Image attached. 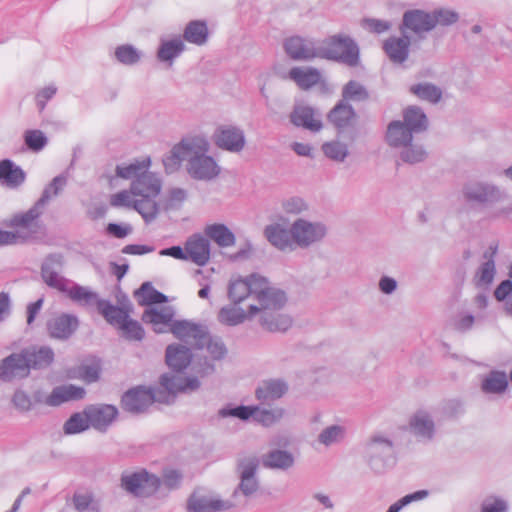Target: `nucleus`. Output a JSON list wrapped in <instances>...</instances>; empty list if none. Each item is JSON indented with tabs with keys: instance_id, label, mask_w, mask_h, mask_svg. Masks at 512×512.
<instances>
[{
	"instance_id": "21",
	"label": "nucleus",
	"mask_w": 512,
	"mask_h": 512,
	"mask_svg": "<svg viewBox=\"0 0 512 512\" xmlns=\"http://www.w3.org/2000/svg\"><path fill=\"white\" fill-rule=\"evenodd\" d=\"M91 426L98 431H106L118 415V410L113 405L97 404L85 409Z\"/></svg>"
},
{
	"instance_id": "64",
	"label": "nucleus",
	"mask_w": 512,
	"mask_h": 512,
	"mask_svg": "<svg viewBox=\"0 0 512 512\" xmlns=\"http://www.w3.org/2000/svg\"><path fill=\"white\" fill-rule=\"evenodd\" d=\"M507 503L502 499L485 501L482 505V512H507Z\"/></svg>"
},
{
	"instance_id": "41",
	"label": "nucleus",
	"mask_w": 512,
	"mask_h": 512,
	"mask_svg": "<svg viewBox=\"0 0 512 512\" xmlns=\"http://www.w3.org/2000/svg\"><path fill=\"white\" fill-rule=\"evenodd\" d=\"M98 311L112 325L119 328L129 317L128 312L120 307L112 305L109 301L101 299L97 306Z\"/></svg>"
},
{
	"instance_id": "50",
	"label": "nucleus",
	"mask_w": 512,
	"mask_h": 512,
	"mask_svg": "<svg viewBox=\"0 0 512 512\" xmlns=\"http://www.w3.org/2000/svg\"><path fill=\"white\" fill-rule=\"evenodd\" d=\"M100 375V365L96 362L84 363L77 369L68 372L69 378L81 379L87 383L96 382Z\"/></svg>"
},
{
	"instance_id": "8",
	"label": "nucleus",
	"mask_w": 512,
	"mask_h": 512,
	"mask_svg": "<svg viewBox=\"0 0 512 512\" xmlns=\"http://www.w3.org/2000/svg\"><path fill=\"white\" fill-rule=\"evenodd\" d=\"M291 232L294 238L295 249H307L323 241L328 233V228L321 221L297 218L291 224Z\"/></svg>"
},
{
	"instance_id": "4",
	"label": "nucleus",
	"mask_w": 512,
	"mask_h": 512,
	"mask_svg": "<svg viewBox=\"0 0 512 512\" xmlns=\"http://www.w3.org/2000/svg\"><path fill=\"white\" fill-rule=\"evenodd\" d=\"M425 130H386L385 141L399 152L402 161L409 164L422 162L427 157L424 147Z\"/></svg>"
},
{
	"instance_id": "14",
	"label": "nucleus",
	"mask_w": 512,
	"mask_h": 512,
	"mask_svg": "<svg viewBox=\"0 0 512 512\" xmlns=\"http://www.w3.org/2000/svg\"><path fill=\"white\" fill-rule=\"evenodd\" d=\"M30 375V369L23 350L12 353L0 361V380L10 383L22 380Z\"/></svg>"
},
{
	"instance_id": "22",
	"label": "nucleus",
	"mask_w": 512,
	"mask_h": 512,
	"mask_svg": "<svg viewBox=\"0 0 512 512\" xmlns=\"http://www.w3.org/2000/svg\"><path fill=\"white\" fill-rule=\"evenodd\" d=\"M187 260H191L198 266L205 265L210 259V243L202 235L194 234L185 243Z\"/></svg>"
},
{
	"instance_id": "28",
	"label": "nucleus",
	"mask_w": 512,
	"mask_h": 512,
	"mask_svg": "<svg viewBox=\"0 0 512 512\" xmlns=\"http://www.w3.org/2000/svg\"><path fill=\"white\" fill-rule=\"evenodd\" d=\"M26 179L23 169L10 159L0 161V184L15 189L21 186Z\"/></svg>"
},
{
	"instance_id": "32",
	"label": "nucleus",
	"mask_w": 512,
	"mask_h": 512,
	"mask_svg": "<svg viewBox=\"0 0 512 512\" xmlns=\"http://www.w3.org/2000/svg\"><path fill=\"white\" fill-rule=\"evenodd\" d=\"M29 369H43L48 367L54 360V351L48 346L32 347L23 349Z\"/></svg>"
},
{
	"instance_id": "27",
	"label": "nucleus",
	"mask_w": 512,
	"mask_h": 512,
	"mask_svg": "<svg viewBox=\"0 0 512 512\" xmlns=\"http://www.w3.org/2000/svg\"><path fill=\"white\" fill-rule=\"evenodd\" d=\"M174 310L172 307L150 308L145 310L142 320L150 323L156 333H163L171 328L173 323Z\"/></svg>"
},
{
	"instance_id": "57",
	"label": "nucleus",
	"mask_w": 512,
	"mask_h": 512,
	"mask_svg": "<svg viewBox=\"0 0 512 512\" xmlns=\"http://www.w3.org/2000/svg\"><path fill=\"white\" fill-rule=\"evenodd\" d=\"M429 496L428 490H418L411 494H407L395 503H393L386 512H400L401 509L408 506L413 502H418L426 499Z\"/></svg>"
},
{
	"instance_id": "17",
	"label": "nucleus",
	"mask_w": 512,
	"mask_h": 512,
	"mask_svg": "<svg viewBox=\"0 0 512 512\" xmlns=\"http://www.w3.org/2000/svg\"><path fill=\"white\" fill-rule=\"evenodd\" d=\"M170 331L176 338L190 344L194 349L207 338V330L204 326L187 320L174 321Z\"/></svg>"
},
{
	"instance_id": "45",
	"label": "nucleus",
	"mask_w": 512,
	"mask_h": 512,
	"mask_svg": "<svg viewBox=\"0 0 512 512\" xmlns=\"http://www.w3.org/2000/svg\"><path fill=\"white\" fill-rule=\"evenodd\" d=\"M508 386L507 375L503 371L490 372L482 382V389L486 393L500 394Z\"/></svg>"
},
{
	"instance_id": "42",
	"label": "nucleus",
	"mask_w": 512,
	"mask_h": 512,
	"mask_svg": "<svg viewBox=\"0 0 512 512\" xmlns=\"http://www.w3.org/2000/svg\"><path fill=\"white\" fill-rule=\"evenodd\" d=\"M331 124L337 128H346L354 123L355 113L351 106L339 103L328 115Z\"/></svg>"
},
{
	"instance_id": "35",
	"label": "nucleus",
	"mask_w": 512,
	"mask_h": 512,
	"mask_svg": "<svg viewBox=\"0 0 512 512\" xmlns=\"http://www.w3.org/2000/svg\"><path fill=\"white\" fill-rule=\"evenodd\" d=\"M284 47L286 53L295 60H305L318 56V50L310 44H306L304 40L299 37L287 39Z\"/></svg>"
},
{
	"instance_id": "2",
	"label": "nucleus",
	"mask_w": 512,
	"mask_h": 512,
	"mask_svg": "<svg viewBox=\"0 0 512 512\" xmlns=\"http://www.w3.org/2000/svg\"><path fill=\"white\" fill-rule=\"evenodd\" d=\"M209 142L202 136L186 137L175 145L163 164L168 173L176 171L181 162H186L188 174L196 180L211 181L218 177L221 168L216 160L208 155Z\"/></svg>"
},
{
	"instance_id": "30",
	"label": "nucleus",
	"mask_w": 512,
	"mask_h": 512,
	"mask_svg": "<svg viewBox=\"0 0 512 512\" xmlns=\"http://www.w3.org/2000/svg\"><path fill=\"white\" fill-rule=\"evenodd\" d=\"M196 353H199L200 357L198 360L204 362L205 360L210 362L213 366V361L220 360L226 355V347L220 339H213L207 333V338L200 345H197Z\"/></svg>"
},
{
	"instance_id": "51",
	"label": "nucleus",
	"mask_w": 512,
	"mask_h": 512,
	"mask_svg": "<svg viewBox=\"0 0 512 512\" xmlns=\"http://www.w3.org/2000/svg\"><path fill=\"white\" fill-rule=\"evenodd\" d=\"M138 296V301L141 305H151L157 303H163L167 300V297L154 289V287L146 282L143 283L140 289L136 292Z\"/></svg>"
},
{
	"instance_id": "11",
	"label": "nucleus",
	"mask_w": 512,
	"mask_h": 512,
	"mask_svg": "<svg viewBox=\"0 0 512 512\" xmlns=\"http://www.w3.org/2000/svg\"><path fill=\"white\" fill-rule=\"evenodd\" d=\"M258 467L259 459L254 455L244 456L238 460L237 474L240 481L235 493L240 491L244 496L249 497L258 490Z\"/></svg>"
},
{
	"instance_id": "24",
	"label": "nucleus",
	"mask_w": 512,
	"mask_h": 512,
	"mask_svg": "<svg viewBox=\"0 0 512 512\" xmlns=\"http://www.w3.org/2000/svg\"><path fill=\"white\" fill-rule=\"evenodd\" d=\"M288 391V384L282 379H268L262 381L255 391L257 400L262 405L269 404L283 397Z\"/></svg>"
},
{
	"instance_id": "55",
	"label": "nucleus",
	"mask_w": 512,
	"mask_h": 512,
	"mask_svg": "<svg viewBox=\"0 0 512 512\" xmlns=\"http://www.w3.org/2000/svg\"><path fill=\"white\" fill-rule=\"evenodd\" d=\"M411 92L423 100L436 103L441 99V91L430 84H418L411 87Z\"/></svg>"
},
{
	"instance_id": "46",
	"label": "nucleus",
	"mask_w": 512,
	"mask_h": 512,
	"mask_svg": "<svg viewBox=\"0 0 512 512\" xmlns=\"http://www.w3.org/2000/svg\"><path fill=\"white\" fill-rule=\"evenodd\" d=\"M426 124V116L420 109L409 108L404 115V124L391 122L387 128H424Z\"/></svg>"
},
{
	"instance_id": "18",
	"label": "nucleus",
	"mask_w": 512,
	"mask_h": 512,
	"mask_svg": "<svg viewBox=\"0 0 512 512\" xmlns=\"http://www.w3.org/2000/svg\"><path fill=\"white\" fill-rule=\"evenodd\" d=\"M78 326L79 320L77 316L62 313L48 320L47 331L53 339L67 340L75 333Z\"/></svg>"
},
{
	"instance_id": "10",
	"label": "nucleus",
	"mask_w": 512,
	"mask_h": 512,
	"mask_svg": "<svg viewBox=\"0 0 512 512\" xmlns=\"http://www.w3.org/2000/svg\"><path fill=\"white\" fill-rule=\"evenodd\" d=\"M110 205L116 208H128L137 211L145 222L153 221L159 211L158 204L149 201H143L139 195H136L132 186L130 190H122L111 195Z\"/></svg>"
},
{
	"instance_id": "38",
	"label": "nucleus",
	"mask_w": 512,
	"mask_h": 512,
	"mask_svg": "<svg viewBox=\"0 0 512 512\" xmlns=\"http://www.w3.org/2000/svg\"><path fill=\"white\" fill-rule=\"evenodd\" d=\"M151 160L149 157L141 160H134L128 164H120L116 166V175L126 180H134L140 177L146 170L149 169Z\"/></svg>"
},
{
	"instance_id": "52",
	"label": "nucleus",
	"mask_w": 512,
	"mask_h": 512,
	"mask_svg": "<svg viewBox=\"0 0 512 512\" xmlns=\"http://www.w3.org/2000/svg\"><path fill=\"white\" fill-rule=\"evenodd\" d=\"M91 426L85 410L82 413H74L64 423L63 431L66 435H73L87 430Z\"/></svg>"
},
{
	"instance_id": "12",
	"label": "nucleus",
	"mask_w": 512,
	"mask_h": 512,
	"mask_svg": "<svg viewBox=\"0 0 512 512\" xmlns=\"http://www.w3.org/2000/svg\"><path fill=\"white\" fill-rule=\"evenodd\" d=\"M318 56L340 59L350 65H355L358 60V49L351 39L335 36L326 42L325 47L318 50Z\"/></svg>"
},
{
	"instance_id": "48",
	"label": "nucleus",
	"mask_w": 512,
	"mask_h": 512,
	"mask_svg": "<svg viewBox=\"0 0 512 512\" xmlns=\"http://www.w3.org/2000/svg\"><path fill=\"white\" fill-rule=\"evenodd\" d=\"M208 37V28L203 21H191L184 31V38L193 44L203 45Z\"/></svg>"
},
{
	"instance_id": "13",
	"label": "nucleus",
	"mask_w": 512,
	"mask_h": 512,
	"mask_svg": "<svg viewBox=\"0 0 512 512\" xmlns=\"http://www.w3.org/2000/svg\"><path fill=\"white\" fill-rule=\"evenodd\" d=\"M262 311L256 305L247 304L246 306L232 303L222 307L218 313V320L220 323L228 326H237L257 319L261 325Z\"/></svg>"
},
{
	"instance_id": "63",
	"label": "nucleus",
	"mask_w": 512,
	"mask_h": 512,
	"mask_svg": "<svg viewBox=\"0 0 512 512\" xmlns=\"http://www.w3.org/2000/svg\"><path fill=\"white\" fill-rule=\"evenodd\" d=\"M115 56L123 64H134L140 58L138 51L130 45L119 46L115 51Z\"/></svg>"
},
{
	"instance_id": "20",
	"label": "nucleus",
	"mask_w": 512,
	"mask_h": 512,
	"mask_svg": "<svg viewBox=\"0 0 512 512\" xmlns=\"http://www.w3.org/2000/svg\"><path fill=\"white\" fill-rule=\"evenodd\" d=\"M264 235L268 242L280 251L295 250L291 226L287 228L284 223H271L265 227Z\"/></svg>"
},
{
	"instance_id": "49",
	"label": "nucleus",
	"mask_w": 512,
	"mask_h": 512,
	"mask_svg": "<svg viewBox=\"0 0 512 512\" xmlns=\"http://www.w3.org/2000/svg\"><path fill=\"white\" fill-rule=\"evenodd\" d=\"M346 437V428L342 425H331L324 428L318 435V442L326 447L341 443Z\"/></svg>"
},
{
	"instance_id": "47",
	"label": "nucleus",
	"mask_w": 512,
	"mask_h": 512,
	"mask_svg": "<svg viewBox=\"0 0 512 512\" xmlns=\"http://www.w3.org/2000/svg\"><path fill=\"white\" fill-rule=\"evenodd\" d=\"M494 254L495 251L479 266L475 274V283L478 287H488L494 280L496 274L495 261L493 259Z\"/></svg>"
},
{
	"instance_id": "58",
	"label": "nucleus",
	"mask_w": 512,
	"mask_h": 512,
	"mask_svg": "<svg viewBox=\"0 0 512 512\" xmlns=\"http://www.w3.org/2000/svg\"><path fill=\"white\" fill-rule=\"evenodd\" d=\"M218 415L222 418L237 417L241 420H248L250 417L253 418L254 406H226L219 410Z\"/></svg>"
},
{
	"instance_id": "25",
	"label": "nucleus",
	"mask_w": 512,
	"mask_h": 512,
	"mask_svg": "<svg viewBox=\"0 0 512 512\" xmlns=\"http://www.w3.org/2000/svg\"><path fill=\"white\" fill-rule=\"evenodd\" d=\"M85 394L86 391L83 387L73 384L61 385L55 387L44 402L48 406L56 407L65 402L80 400L84 398Z\"/></svg>"
},
{
	"instance_id": "54",
	"label": "nucleus",
	"mask_w": 512,
	"mask_h": 512,
	"mask_svg": "<svg viewBox=\"0 0 512 512\" xmlns=\"http://www.w3.org/2000/svg\"><path fill=\"white\" fill-rule=\"evenodd\" d=\"M308 204L301 197L293 196L282 200V211L291 216L300 215L308 210Z\"/></svg>"
},
{
	"instance_id": "3",
	"label": "nucleus",
	"mask_w": 512,
	"mask_h": 512,
	"mask_svg": "<svg viewBox=\"0 0 512 512\" xmlns=\"http://www.w3.org/2000/svg\"><path fill=\"white\" fill-rule=\"evenodd\" d=\"M199 386L200 382L196 377L164 374L160 378V387L158 388L137 387L127 391L122 397V405L129 412L139 413L145 411L154 402L172 403L178 392L194 391Z\"/></svg>"
},
{
	"instance_id": "34",
	"label": "nucleus",
	"mask_w": 512,
	"mask_h": 512,
	"mask_svg": "<svg viewBox=\"0 0 512 512\" xmlns=\"http://www.w3.org/2000/svg\"><path fill=\"white\" fill-rule=\"evenodd\" d=\"M63 293H65L72 301L83 306H98V302L101 301L96 292L72 281L67 286V290H64Z\"/></svg>"
},
{
	"instance_id": "23",
	"label": "nucleus",
	"mask_w": 512,
	"mask_h": 512,
	"mask_svg": "<svg viewBox=\"0 0 512 512\" xmlns=\"http://www.w3.org/2000/svg\"><path fill=\"white\" fill-rule=\"evenodd\" d=\"M410 432L420 440H431L435 433V423L426 410H418L409 421Z\"/></svg>"
},
{
	"instance_id": "40",
	"label": "nucleus",
	"mask_w": 512,
	"mask_h": 512,
	"mask_svg": "<svg viewBox=\"0 0 512 512\" xmlns=\"http://www.w3.org/2000/svg\"><path fill=\"white\" fill-rule=\"evenodd\" d=\"M285 415V409L281 406L269 408L254 406L253 419L265 427L278 423Z\"/></svg>"
},
{
	"instance_id": "56",
	"label": "nucleus",
	"mask_w": 512,
	"mask_h": 512,
	"mask_svg": "<svg viewBox=\"0 0 512 512\" xmlns=\"http://www.w3.org/2000/svg\"><path fill=\"white\" fill-rule=\"evenodd\" d=\"M24 142L30 150L38 152L46 146L48 139L41 130H26Z\"/></svg>"
},
{
	"instance_id": "15",
	"label": "nucleus",
	"mask_w": 512,
	"mask_h": 512,
	"mask_svg": "<svg viewBox=\"0 0 512 512\" xmlns=\"http://www.w3.org/2000/svg\"><path fill=\"white\" fill-rule=\"evenodd\" d=\"M63 267V257L60 254L49 255L43 262L41 267V276L44 282L54 289L61 292L67 290V286L71 282L61 276L60 272Z\"/></svg>"
},
{
	"instance_id": "19",
	"label": "nucleus",
	"mask_w": 512,
	"mask_h": 512,
	"mask_svg": "<svg viewBox=\"0 0 512 512\" xmlns=\"http://www.w3.org/2000/svg\"><path fill=\"white\" fill-rule=\"evenodd\" d=\"M132 190L143 201L156 203L155 198L160 194L162 183L160 178L146 170L140 177L134 179L131 183Z\"/></svg>"
},
{
	"instance_id": "44",
	"label": "nucleus",
	"mask_w": 512,
	"mask_h": 512,
	"mask_svg": "<svg viewBox=\"0 0 512 512\" xmlns=\"http://www.w3.org/2000/svg\"><path fill=\"white\" fill-rule=\"evenodd\" d=\"M289 75L292 80L304 89H308L320 81L319 72L310 68H293Z\"/></svg>"
},
{
	"instance_id": "31",
	"label": "nucleus",
	"mask_w": 512,
	"mask_h": 512,
	"mask_svg": "<svg viewBox=\"0 0 512 512\" xmlns=\"http://www.w3.org/2000/svg\"><path fill=\"white\" fill-rule=\"evenodd\" d=\"M464 196L468 201L488 203L499 198V191L492 185L484 183H471L464 187Z\"/></svg>"
},
{
	"instance_id": "61",
	"label": "nucleus",
	"mask_w": 512,
	"mask_h": 512,
	"mask_svg": "<svg viewBox=\"0 0 512 512\" xmlns=\"http://www.w3.org/2000/svg\"><path fill=\"white\" fill-rule=\"evenodd\" d=\"M120 329L123 331L126 338L130 340H142L144 338V330L139 322L134 321L128 317L121 325Z\"/></svg>"
},
{
	"instance_id": "29",
	"label": "nucleus",
	"mask_w": 512,
	"mask_h": 512,
	"mask_svg": "<svg viewBox=\"0 0 512 512\" xmlns=\"http://www.w3.org/2000/svg\"><path fill=\"white\" fill-rule=\"evenodd\" d=\"M216 145L223 150L239 153L246 144L242 130H219L215 135Z\"/></svg>"
},
{
	"instance_id": "16",
	"label": "nucleus",
	"mask_w": 512,
	"mask_h": 512,
	"mask_svg": "<svg viewBox=\"0 0 512 512\" xmlns=\"http://www.w3.org/2000/svg\"><path fill=\"white\" fill-rule=\"evenodd\" d=\"M235 507L230 500L194 492L187 501L188 512H223Z\"/></svg>"
},
{
	"instance_id": "39",
	"label": "nucleus",
	"mask_w": 512,
	"mask_h": 512,
	"mask_svg": "<svg viewBox=\"0 0 512 512\" xmlns=\"http://www.w3.org/2000/svg\"><path fill=\"white\" fill-rule=\"evenodd\" d=\"M205 234L220 247H230L235 244V235L224 224H212L205 228Z\"/></svg>"
},
{
	"instance_id": "9",
	"label": "nucleus",
	"mask_w": 512,
	"mask_h": 512,
	"mask_svg": "<svg viewBox=\"0 0 512 512\" xmlns=\"http://www.w3.org/2000/svg\"><path fill=\"white\" fill-rule=\"evenodd\" d=\"M365 458L375 472H382L392 463L394 447L392 441L381 434L373 435L365 444Z\"/></svg>"
},
{
	"instance_id": "43",
	"label": "nucleus",
	"mask_w": 512,
	"mask_h": 512,
	"mask_svg": "<svg viewBox=\"0 0 512 512\" xmlns=\"http://www.w3.org/2000/svg\"><path fill=\"white\" fill-rule=\"evenodd\" d=\"M348 142L342 137L325 142L322 145V151L326 157L336 162H343L349 154Z\"/></svg>"
},
{
	"instance_id": "6",
	"label": "nucleus",
	"mask_w": 512,
	"mask_h": 512,
	"mask_svg": "<svg viewBox=\"0 0 512 512\" xmlns=\"http://www.w3.org/2000/svg\"><path fill=\"white\" fill-rule=\"evenodd\" d=\"M166 363L175 371H182L187 366H191L192 371L195 373L205 376L211 374L214 371V366L208 362L203 363L198 360L200 357L199 353H192L189 348L181 344H171L166 348Z\"/></svg>"
},
{
	"instance_id": "37",
	"label": "nucleus",
	"mask_w": 512,
	"mask_h": 512,
	"mask_svg": "<svg viewBox=\"0 0 512 512\" xmlns=\"http://www.w3.org/2000/svg\"><path fill=\"white\" fill-rule=\"evenodd\" d=\"M410 40L407 36L391 37L384 43V50L393 62L401 63L408 56Z\"/></svg>"
},
{
	"instance_id": "36",
	"label": "nucleus",
	"mask_w": 512,
	"mask_h": 512,
	"mask_svg": "<svg viewBox=\"0 0 512 512\" xmlns=\"http://www.w3.org/2000/svg\"><path fill=\"white\" fill-rule=\"evenodd\" d=\"M434 19L432 14L420 10L409 11L404 14V25L414 32L429 31L434 28Z\"/></svg>"
},
{
	"instance_id": "60",
	"label": "nucleus",
	"mask_w": 512,
	"mask_h": 512,
	"mask_svg": "<svg viewBox=\"0 0 512 512\" xmlns=\"http://www.w3.org/2000/svg\"><path fill=\"white\" fill-rule=\"evenodd\" d=\"M368 96L366 89L356 81H350L343 89V98L350 101H361Z\"/></svg>"
},
{
	"instance_id": "1",
	"label": "nucleus",
	"mask_w": 512,
	"mask_h": 512,
	"mask_svg": "<svg viewBox=\"0 0 512 512\" xmlns=\"http://www.w3.org/2000/svg\"><path fill=\"white\" fill-rule=\"evenodd\" d=\"M227 296L232 303L253 304L261 309V326L270 332H285L292 325L291 317L282 312L287 301L285 293L259 274L232 278Z\"/></svg>"
},
{
	"instance_id": "5",
	"label": "nucleus",
	"mask_w": 512,
	"mask_h": 512,
	"mask_svg": "<svg viewBox=\"0 0 512 512\" xmlns=\"http://www.w3.org/2000/svg\"><path fill=\"white\" fill-rule=\"evenodd\" d=\"M44 206L39 201L25 213L14 215L10 219V225L17 227L16 232L0 230V245L16 244L33 238L41 230L38 218L43 213Z\"/></svg>"
},
{
	"instance_id": "62",
	"label": "nucleus",
	"mask_w": 512,
	"mask_h": 512,
	"mask_svg": "<svg viewBox=\"0 0 512 512\" xmlns=\"http://www.w3.org/2000/svg\"><path fill=\"white\" fill-rule=\"evenodd\" d=\"M11 402L13 406L20 412H28L32 408V399L30 395L21 388L14 391Z\"/></svg>"
},
{
	"instance_id": "53",
	"label": "nucleus",
	"mask_w": 512,
	"mask_h": 512,
	"mask_svg": "<svg viewBox=\"0 0 512 512\" xmlns=\"http://www.w3.org/2000/svg\"><path fill=\"white\" fill-rule=\"evenodd\" d=\"M66 184L67 178L64 175H58L53 178L51 183L44 189L41 198L38 200L40 204L45 206L51 198L57 196L64 189Z\"/></svg>"
},
{
	"instance_id": "59",
	"label": "nucleus",
	"mask_w": 512,
	"mask_h": 512,
	"mask_svg": "<svg viewBox=\"0 0 512 512\" xmlns=\"http://www.w3.org/2000/svg\"><path fill=\"white\" fill-rule=\"evenodd\" d=\"M183 49L184 44L181 40L167 41L161 45L158 57L162 61H168L179 55Z\"/></svg>"
},
{
	"instance_id": "33",
	"label": "nucleus",
	"mask_w": 512,
	"mask_h": 512,
	"mask_svg": "<svg viewBox=\"0 0 512 512\" xmlns=\"http://www.w3.org/2000/svg\"><path fill=\"white\" fill-rule=\"evenodd\" d=\"M295 459L292 453L281 450L273 449L262 456V464L269 469L288 470L293 467Z\"/></svg>"
},
{
	"instance_id": "26",
	"label": "nucleus",
	"mask_w": 512,
	"mask_h": 512,
	"mask_svg": "<svg viewBox=\"0 0 512 512\" xmlns=\"http://www.w3.org/2000/svg\"><path fill=\"white\" fill-rule=\"evenodd\" d=\"M291 123L302 128H321L320 115L313 107L305 103H297L290 115Z\"/></svg>"
},
{
	"instance_id": "7",
	"label": "nucleus",
	"mask_w": 512,
	"mask_h": 512,
	"mask_svg": "<svg viewBox=\"0 0 512 512\" xmlns=\"http://www.w3.org/2000/svg\"><path fill=\"white\" fill-rule=\"evenodd\" d=\"M121 487L135 497H149L160 487L161 479L146 471L138 469L135 471H124L121 475Z\"/></svg>"
}]
</instances>
